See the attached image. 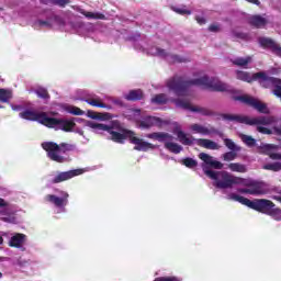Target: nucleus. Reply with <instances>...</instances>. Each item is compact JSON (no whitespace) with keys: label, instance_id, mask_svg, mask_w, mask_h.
<instances>
[{"label":"nucleus","instance_id":"obj_53","mask_svg":"<svg viewBox=\"0 0 281 281\" xmlns=\"http://www.w3.org/2000/svg\"><path fill=\"white\" fill-rule=\"evenodd\" d=\"M79 135H85V133L82 131H78Z\"/></svg>","mask_w":281,"mask_h":281},{"label":"nucleus","instance_id":"obj_54","mask_svg":"<svg viewBox=\"0 0 281 281\" xmlns=\"http://www.w3.org/2000/svg\"><path fill=\"white\" fill-rule=\"evenodd\" d=\"M2 236H8V233H2Z\"/></svg>","mask_w":281,"mask_h":281},{"label":"nucleus","instance_id":"obj_55","mask_svg":"<svg viewBox=\"0 0 281 281\" xmlns=\"http://www.w3.org/2000/svg\"><path fill=\"white\" fill-rule=\"evenodd\" d=\"M0 278H3V273L0 272Z\"/></svg>","mask_w":281,"mask_h":281},{"label":"nucleus","instance_id":"obj_10","mask_svg":"<svg viewBox=\"0 0 281 281\" xmlns=\"http://www.w3.org/2000/svg\"><path fill=\"white\" fill-rule=\"evenodd\" d=\"M130 120H134L138 124V128H150L153 126H161V119L157 116H146L140 120V110H128L127 112Z\"/></svg>","mask_w":281,"mask_h":281},{"label":"nucleus","instance_id":"obj_42","mask_svg":"<svg viewBox=\"0 0 281 281\" xmlns=\"http://www.w3.org/2000/svg\"><path fill=\"white\" fill-rule=\"evenodd\" d=\"M155 281H181V279L177 277H160L156 278Z\"/></svg>","mask_w":281,"mask_h":281},{"label":"nucleus","instance_id":"obj_2","mask_svg":"<svg viewBox=\"0 0 281 281\" xmlns=\"http://www.w3.org/2000/svg\"><path fill=\"white\" fill-rule=\"evenodd\" d=\"M89 128H93L94 133H101V131H106L110 134V138L112 142H116V144H124V139H130L132 144H135V150H153L155 145L144 142V139L137 138L135 133L128 130H124L120 126V123L114 122L111 126L98 123L95 121H89L87 123Z\"/></svg>","mask_w":281,"mask_h":281},{"label":"nucleus","instance_id":"obj_38","mask_svg":"<svg viewBox=\"0 0 281 281\" xmlns=\"http://www.w3.org/2000/svg\"><path fill=\"white\" fill-rule=\"evenodd\" d=\"M238 153L239 151H227L222 155V159L224 161H234V159H236V157H238Z\"/></svg>","mask_w":281,"mask_h":281},{"label":"nucleus","instance_id":"obj_44","mask_svg":"<svg viewBox=\"0 0 281 281\" xmlns=\"http://www.w3.org/2000/svg\"><path fill=\"white\" fill-rule=\"evenodd\" d=\"M54 3H56V5H60L61 8H65V5L69 3V0H54Z\"/></svg>","mask_w":281,"mask_h":281},{"label":"nucleus","instance_id":"obj_34","mask_svg":"<svg viewBox=\"0 0 281 281\" xmlns=\"http://www.w3.org/2000/svg\"><path fill=\"white\" fill-rule=\"evenodd\" d=\"M171 10L176 12V14H182V15H190L192 14V11H190L188 8L180 5V7H171Z\"/></svg>","mask_w":281,"mask_h":281},{"label":"nucleus","instance_id":"obj_36","mask_svg":"<svg viewBox=\"0 0 281 281\" xmlns=\"http://www.w3.org/2000/svg\"><path fill=\"white\" fill-rule=\"evenodd\" d=\"M263 170H272L273 172H278L281 170V162H272V164H267L263 166Z\"/></svg>","mask_w":281,"mask_h":281},{"label":"nucleus","instance_id":"obj_25","mask_svg":"<svg viewBox=\"0 0 281 281\" xmlns=\"http://www.w3.org/2000/svg\"><path fill=\"white\" fill-rule=\"evenodd\" d=\"M148 139H155L156 142H167V139H170V134L166 132H155L151 134H147Z\"/></svg>","mask_w":281,"mask_h":281},{"label":"nucleus","instance_id":"obj_16","mask_svg":"<svg viewBox=\"0 0 281 281\" xmlns=\"http://www.w3.org/2000/svg\"><path fill=\"white\" fill-rule=\"evenodd\" d=\"M199 159L203 161L202 169L206 168V170H210V168H215V170H223V162L214 159V157L209 154L200 153Z\"/></svg>","mask_w":281,"mask_h":281},{"label":"nucleus","instance_id":"obj_49","mask_svg":"<svg viewBox=\"0 0 281 281\" xmlns=\"http://www.w3.org/2000/svg\"><path fill=\"white\" fill-rule=\"evenodd\" d=\"M5 205H8V203H5V200L0 198V207H5Z\"/></svg>","mask_w":281,"mask_h":281},{"label":"nucleus","instance_id":"obj_27","mask_svg":"<svg viewBox=\"0 0 281 281\" xmlns=\"http://www.w3.org/2000/svg\"><path fill=\"white\" fill-rule=\"evenodd\" d=\"M0 218L4 223H12V224L16 223V216L14 215V213L8 212V210L0 212Z\"/></svg>","mask_w":281,"mask_h":281},{"label":"nucleus","instance_id":"obj_7","mask_svg":"<svg viewBox=\"0 0 281 281\" xmlns=\"http://www.w3.org/2000/svg\"><path fill=\"white\" fill-rule=\"evenodd\" d=\"M191 85L203 87V89H210L211 91H233L229 85L218 80L217 78H210L203 74H200L198 77H195L191 81Z\"/></svg>","mask_w":281,"mask_h":281},{"label":"nucleus","instance_id":"obj_23","mask_svg":"<svg viewBox=\"0 0 281 281\" xmlns=\"http://www.w3.org/2000/svg\"><path fill=\"white\" fill-rule=\"evenodd\" d=\"M162 144H165V148L169 150V153H173L175 155H179L181 150H183V147L177 143H175V136L170 134V138L167 140H164Z\"/></svg>","mask_w":281,"mask_h":281},{"label":"nucleus","instance_id":"obj_31","mask_svg":"<svg viewBox=\"0 0 281 281\" xmlns=\"http://www.w3.org/2000/svg\"><path fill=\"white\" fill-rule=\"evenodd\" d=\"M12 100V90L0 89V102H10Z\"/></svg>","mask_w":281,"mask_h":281},{"label":"nucleus","instance_id":"obj_9","mask_svg":"<svg viewBox=\"0 0 281 281\" xmlns=\"http://www.w3.org/2000/svg\"><path fill=\"white\" fill-rule=\"evenodd\" d=\"M236 78L237 80H243V82H255L256 80L259 81L261 87H265L268 89V87H271V82H273V77L267 76L265 72H256L250 74L243 70L236 71Z\"/></svg>","mask_w":281,"mask_h":281},{"label":"nucleus","instance_id":"obj_29","mask_svg":"<svg viewBox=\"0 0 281 281\" xmlns=\"http://www.w3.org/2000/svg\"><path fill=\"white\" fill-rule=\"evenodd\" d=\"M223 142L224 146H226V148H228V150L231 151L240 153V150H243V148L238 144L229 138H223Z\"/></svg>","mask_w":281,"mask_h":281},{"label":"nucleus","instance_id":"obj_17","mask_svg":"<svg viewBox=\"0 0 281 281\" xmlns=\"http://www.w3.org/2000/svg\"><path fill=\"white\" fill-rule=\"evenodd\" d=\"M79 175H85V169H74L65 172H58L52 180V183H63V181H69L74 177H79Z\"/></svg>","mask_w":281,"mask_h":281},{"label":"nucleus","instance_id":"obj_15","mask_svg":"<svg viewBox=\"0 0 281 281\" xmlns=\"http://www.w3.org/2000/svg\"><path fill=\"white\" fill-rule=\"evenodd\" d=\"M87 104H90V106H98L99 109H113L112 103L120 104L119 101L113 100L111 97H105L104 99H100V97H95L92 99L86 100Z\"/></svg>","mask_w":281,"mask_h":281},{"label":"nucleus","instance_id":"obj_43","mask_svg":"<svg viewBox=\"0 0 281 281\" xmlns=\"http://www.w3.org/2000/svg\"><path fill=\"white\" fill-rule=\"evenodd\" d=\"M36 94L38 98H48L47 90L43 88L36 90Z\"/></svg>","mask_w":281,"mask_h":281},{"label":"nucleus","instance_id":"obj_40","mask_svg":"<svg viewBox=\"0 0 281 281\" xmlns=\"http://www.w3.org/2000/svg\"><path fill=\"white\" fill-rule=\"evenodd\" d=\"M268 216H271L274 221H281V210L276 209V206L271 210L270 214Z\"/></svg>","mask_w":281,"mask_h":281},{"label":"nucleus","instance_id":"obj_5","mask_svg":"<svg viewBox=\"0 0 281 281\" xmlns=\"http://www.w3.org/2000/svg\"><path fill=\"white\" fill-rule=\"evenodd\" d=\"M203 172L206 175V177L214 181L213 186H215V188H220L221 190L234 188V186L244 183L243 178L235 177L227 171H214L203 167Z\"/></svg>","mask_w":281,"mask_h":281},{"label":"nucleus","instance_id":"obj_47","mask_svg":"<svg viewBox=\"0 0 281 281\" xmlns=\"http://www.w3.org/2000/svg\"><path fill=\"white\" fill-rule=\"evenodd\" d=\"M37 23H38V25L41 26V27H46V26H48L49 25V23H47V22H45V21H37Z\"/></svg>","mask_w":281,"mask_h":281},{"label":"nucleus","instance_id":"obj_8","mask_svg":"<svg viewBox=\"0 0 281 281\" xmlns=\"http://www.w3.org/2000/svg\"><path fill=\"white\" fill-rule=\"evenodd\" d=\"M42 148H44L47 153V157L52 159V161H56L57 164H64V161H67L65 154L67 150H71V145L69 144H56L53 142H46L42 144Z\"/></svg>","mask_w":281,"mask_h":281},{"label":"nucleus","instance_id":"obj_26","mask_svg":"<svg viewBox=\"0 0 281 281\" xmlns=\"http://www.w3.org/2000/svg\"><path fill=\"white\" fill-rule=\"evenodd\" d=\"M250 25H254L255 27H265L267 25V19L260 16V15H252L249 19Z\"/></svg>","mask_w":281,"mask_h":281},{"label":"nucleus","instance_id":"obj_39","mask_svg":"<svg viewBox=\"0 0 281 281\" xmlns=\"http://www.w3.org/2000/svg\"><path fill=\"white\" fill-rule=\"evenodd\" d=\"M92 120H100V122H106V120H111V115L109 113H94L91 115Z\"/></svg>","mask_w":281,"mask_h":281},{"label":"nucleus","instance_id":"obj_12","mask_svg":"<svg viewBox=\"0 0 281 281\" xmlns=\"http://www.w3.org/2000/svg\"><path fill=\"white\" fill-rule=\"evenodd\" d=\"M45 201L58 207L59 212H65V206L69 203V193L59 191L57 194H48L45 196Z\"/></svg>","mask_w":281,"mask_h":281},{"label":"nucleus","instance_id":"obj_1","mask_svg":"<svg viewBox=\"0 0 281 281\" xmlns=\"http://www.w3.org/2000/svg\"><path fill=\"white\" fill-rule=\"evenodd\" d=\"M188 87H190V81H186L181 77L169 79L167 81V88L169 91H172L178 95V99L168 98L165 93H160L151 98V102L153 104H166V102H173L178 109H184L192 113H200V115H213L212 110L201 105H194L190 100L183 99L188 95Z\"/></svg>","mask_w":281,"mask_h":281},{"label":"nucleus","instance_id":"obj_41","mask_svg":"<svg viewBox=\"0 0 281 281\" xmlns=\"http://www.w3.org/2000/svg\"><path fill=\"white\" fill-rule=\"evenodd\" d=\"M183 165L187 167V168H196L198 166V162L196 160L192 159V158H186L183 160Z\"/></svg>","mask_w":281,"mask_h":281},{"label":"nucleus","instance_id":"obj_51","mask_svg":"<svg viewBox=\"0 0 281 281\" xmlns=\"http://www.w3.org/2000/svg\"><path fill=\"white\" fill-rule=\"evenodd\" d=\"M13 111H19V106L11 105Z\"/></svg>","mask_w":281,"mask_h":281},{"label":"nucleus","instance_id":"obj_28","mask_svg":"<svg viewBox=\"0 0 281 281\" xmlns=\"http://www.w3.org/2000/svg\"><path fill=\"white\" fill-rule=\"evenodd\" d=\"M79 12H80V14H83V16H86V19H89V21L104 19V14L99 13V12H89V11H85L83 9H80Z\"/></svg>","mask_w":281,"mask_h":281},{"label":"nucleus","instance_id":"obj_52","mask_svg":"<svg viewBox=\"0 0 281 281\" xmlns=\"http://www.w3.org/2000/svg\"><path fill=\"white\" fill-rule=\"evenodd\" d=\"M0 245H3V237L0 236Z\"/></svg>","mask_w":281,"mask_h":281},{"label":"nucleus","instance_id":"obj_18","mask_svg":"<svg viewBox=\"0 0 281 281\" xmlns=\"http://www.w3.org/2000/svg\"><path fill=\"white\" fill-rule=\"evenodd\" d=\"M172 133L177 136L180 144H183L184 146H190V144L194 142V138L186 134L183 130H181V126L177 123L173 126Z\"/></svg>","mask_w":281,"mask_h":281},{"label":"nucleus","instance_id":"obj_37","mask_svg":"<svg viewBox=\"0 0 281 281\" xmlns=\"http://www.w3.org/2000/svg\"><path fill=\"white\" fill-rule=\"evenodd\" d=\"M67 113H70L71 115H83V111L80 110L79 108H76L74 105H66L65 106Z\"/></svg>","mask_w":281,"mask_h":281},{"label":"nucleus","instance_id":"obj_48","mask_svg":"<svg viewBox=\"0 0 281 281\" xmlns=\"http://www.w3.org/2000/svg\"><path fill=\"white\" fill-rule=\"evenodd\" d=\"M248 3H252L254 5H260V0H246Z\"/></svg>","mask_w":281,"mask_h":281},{"label":"nucleus","instance_id":"obj_11","mask_svg":"<svg viewBox=\"0 0 281 281\" xmlns=\"http://www.w3.org/2000/svg\"><path fill=\"white\" fill-rule=\"evenodd\" d=\"M239 186H245V188H240L237 191L240 194H251L252 196H260L262 194H267V187L262 182L254 181V180H244Z\"/></svg>","mask_w":281,"mask_h":281},{"label":"nucleus","instance_id":"obj_21","mask_svg":"<svg viewBox=\"0 0 281 281\" xmlns=\"http://www.w3.org/2000/svg\"><path fill=\"white\" fill-rule=\"evenodd\" d=\"M259 43L260 45H262V47H269V49H271V52L274 53L276 56H279L281 58V46L269 37H261L259 40Z\"/></svg>","mask_w":281,"mask_h":281},{"label":"nucleus","instance_id":"obj_13","mask_svg":"<svg viewBox=\"0 0 281 281\" xmlns=\"http://www.w3.org/2000/svg\"><path fill=\"white\" fill-rule=\"evenodd\" d=\"M147 54L150 56H159L160 58H166L168 63H186L188 60L182 56L169 54L165 49H161L157 46H153L150 49H148Z\"/></svg>","mask_w":281,"mask_h":281},{"label":"nucleus","instance_id":"obj_32","mask_svg":"<svg viewBox=\"0 0 281 281\" xmlns=\"http://www.w3.org/2000/svg\"><path fill=\"white\" fill-rule=\"evenodd\" d=\"M228 168L232 170V172H247V167L238 162H231Z\"/></svg>","mask_w":281,"mask_h":281},{"label":"nucleus","instance_id":"obj_6","mask_svg":"<svg viewBox=\"0 0 281 281\" xmlns=\"http://www.w3.org/2000/svg\"><path fill=\"white\" fill-rule=\"evenodd\" d=\"M228 199L231 201H237L241 203V205H246L251 210H256L257 212H261L262 214H271V211L276 207V204L271 202V200L267 199H257V200H249L243 195H238L236 193L228 194Z\"/></svg>","mask_w":281,"mask_h":281},{"label":"nucleus","instance_id":"obj_24","mask_svg":"<svg viewBox=\"0 0 281 281\" xmlns=\"http://www.w3.org/2000/svg\"><path fill=\"white\" fill-rule=\"evenodd\" d=\"M25 240H27V236L21 233H16L10 238L9 245L10 247H15L16 249H21V247L25 245Z\"/></svg>","mask_w":281,"mask_h":281},{"label":"nucleus","instance_id":"obj_30","mask_svg":"<svg viewBox=\"0 0 281 281\" xmlns=\"http://www.w3.org/2000/svg\"><path fill=\"white\" fill-rule=\"evenodd\" d=\"M143 97H144V92H142V90H132L124 95L125 100H132V101L142 100Z\"/></svg>","mask_w":281,"mask_h":281},{"label":"nucleus","instance_id":"obj_35","mask_svg":"<svg viewBox=\"0 0 281 281\" xmlns=\"http://www.w3.org/2000/svg\"><path fill=\"white\" fill-rule=\"evenodd\" d=\"M241 142H244V144H246V146H256V139H254V137L249 136V135H245V134H240L239 135Z\"/></svg>","mask_w":281,"mask_h":281},{"label":"nucleus","instance_id":"obj_20","mask_svg":"<svg viewBox=\"0 0 281 281\" xmlns=\"http://www.w3.org/2000/svg\"><path fill=\"white\" fill-rule=\"evenodd\" d=\"M279 148L280 147L278 145L263 144L261 145V153H263V155H268L270 159H273L276 161H281V154L276 153L279 150Z\"/></svg>","mask_w":281,"mask_h":281},{"label":"nucleus","instance_id":"obj_14","mask_svg":"<svg viewBox=\"0 0 281 281\" xmlns=\"http://www.w3.org/2000/svg\"><path fill=\"white\" fill-rule=\"evenodd\" d=\"M236 100H239V102H244V104L252 106V109H256V111H258L259 113L269 114V108L267 106V103H262V101L251 95L244 94L237 97Z\"/></svg>","mask_w":281,"mask_h":281},{"label":"nucleus","instance_id":"obj_46","mask_svg":"<svg viewBox=\"0 0 281 281\" xmlns=\"http://www.w3.org/2000/svg\"><path fill=\"white\" fill-rule=\"evenodd\" d=\"M209 30H210V32H218V25L213 24V25L209 26Z\"/></svg>","mask_w":281,"mask_h":281},{"label":"nucleus","instance_id":"obj_50","mask_svg":"<svg viewBox=\"0 0 281 281\" xmlns=\"http://www.w3.org/2000/svg\"><path fill=\"white\" fill-rule=\"evenodd\" d=\"M272 199H274V201H279L281 203V196H272Z\"/></svg>","mask_w":281,"mask_h":281},{"label":"nucleus","instance_id":"obj_19","mask_svg":"<svg viewBox=\"0 0 281 281\" xmlns=\"http://www.w3.org/2000/svg\"><path fill=\"white\" fill-rule=\"evenodd\" d=\"M189 130L191 131V133H195L198 135H214V133H216V128H214L211 125H202L199 123H193L189 126Z\"/></svg>","mask_w":281,"mask_h":281},{"label":"nucleus","instance_id":"obj_33","mask_svg":"<svg viewBox=\"0 0 281 281\" xmlns=\"http://www.w3.org/2000/svg\"><path fill=\"white\" fill-rule=\"evenodd\" d=\"M249 63H251V57H238L233 60V64L237 65V67H247Z\"/></svg>","mask_w":281,"mask_h":281},{"label":"nucleus","instance_id":"obj_45","mask_svg":"<svg viewBox=\"0 0 281 281\" xmlns=\"http://www.w3.org/2000/svg\"><path fill=\"white\" fill-rule=\"evenodd\" d=\"M195 20L200 25H205V18L196 16Z\"/></svg>","mask_w":281,"mask_h":281},{"label":"nucleus","instance_id":"obj_22","mask_svg":"<svg viewBox=\"0 0 281 281\" xmlns=\"http://www.w3.org/2000/svg\"><path fill=\"white\" fill-rule=\"evenodd\" d=\"M195 143L198 144V146L206 148V150H221V145L212 139L199 138L195 139Z\"/></svg>","mask_w":281,"mask_h":281},{"label":"nucleus","instance_id":"obj_4","mask_svg":"<svg viewBox=\"0 0 281 281\" xmlns=\"http://www.w3.org/2000/svg\"><path fill=\"white\" fill-rule=\"evenodd\" d=\"M222 117L228 122H238L239 124H248V126H257V131L263 135H271L273 132L277 133V135H281V128L276 127L278 119L274 116L249 117L238 114H222ZM265 126H273V131Z\"/></svg>","mask_w":281,"mask_h":281},{"label":"nucleus","instance_id":"obj_3","mask_svg":"<svg viewBox=\"0 0 281 281\" xmlns=\"http://www.w3.org/2000/svg\"><path fill=\"white\" fill-rule=\"evenodd\" d=\"M22 120H29L31 122H40L48 128H55L56 131H65L66 133H71L76 128V123L74 120L65 119H54L47 116L45 112H36L32 110H25L20 113Z\"/></svg>","mask_w":281,"mask_h":281}]
</instances>
